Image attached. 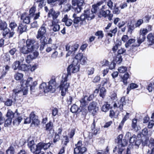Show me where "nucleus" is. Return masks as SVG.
<instances>
[{
	"label": "nucleus",
	"mask_w": 154,
	"mask_h": 154,
	"mask_svg": "<svg viewBox=\"0 0 154 154\" xmlns=\"http://www.w3.org/2000/svg\"><path fill=\"white\" fill-rule=\"evenodd\" d=\"M32 78L29 77L26 80H22L20 81V84L21 86V90H14L13 92L16 94L17 93L20 92L22 93L23 95H26L28 92V87L30 85H32Z\"/></svg>",
	"instance_id": "obj_1"
},
{
	"label": "nucleus",
	"mask_w": 154,
	"mask_h": 154,
	"mask_svg": "<svg viewBox=\"0 0 154 154\" xmlns=\"http://www.w3.org/2000/svg\"><path fill=\"white\" fill-rule=\"evenodd\" d=\"M55 83L54 80L52 79L48 82V85L45 83H42L40 85L39 88L42 90V91H43L45 93L50 91H53L55 90Z\"/></svg>",
	"instance_id": "obj_2"
},
{
	"label": "nucleus",
	"mask_w": 154,
	"mask_h": 154,
	"mask_svg": "<svg viewBox=\"0 0 154 154\" xmlns=\"http://www.w3.org/2000/svg\"><path fill=\"white\" fill-rule=\"evenodd\" d=\"M79 67L78 61L77 60L73 59L72 63L67 68V73L63 74L66 75L67 78L69 75H71V73H75L78 72L79 69Z\"/></svg>",
	"instance_id": "obj_3"
},
{
	"label": "nucleus",
	"mask_w": 154,
	"mask_h": 154,
	"mask_svg": "<svg viewBox=\"0 0 154 154\" xmlns=\"http://www.w3.org/2000/svg\"><path fill=\"white\" fill-rule=\"evenodd\" d=\"M62 80L59 87L61 91V94L62 96L66 95V92L67 91L68 88L69 86V84L67 81V75L66 74H63L62 76Z\"/></svg>",
	"instance_id": "obj_4"
},
{
	"label": "nucleus",
	"mask_w": 154,
	"mask_h": 154,
	"mask_svg": "<svg viewBox=\"0 0 154 154\" xmlns=\"http://www.w3.org/2000/svg\"><path fill=\"white\" fill-rule=\"evenodd\" d=\"M47 30V25L43 23L38 30L36 35V38L40 40H47L48 38L45 36Z\"/></svg>",
	"instance_id": "obj_5"
},
{
	"label": "nucleus",
	"mask_w": 154,
	"mask_h": 154,
	"mask_svg": "<svg viewBox=\"0 0 154 154\" xmlns=\"http://www.w3.org/2000/svg\"><path fill=\"white\" fill-rule=\"evenodd\" d=\"M117 143L118 144V146L115 147L113 150V152H115L117 151L118 154H122L124 149V147L127 144V141L125 140H121L120 139L119 140Z\"/></svg>",
	"instance_id": "obj_6"
},
{
	"label": "nucleus",
	"mask_w": 154,
	"mask_h": 154,
	"mask_svg": "<svg viewBox=\"0 0 154 154\" xmlns=\"http://www.w3.org/2000/svg\"><path fill=\"white\" fill-rule=\"evenodd\" d=\"M84 3V0H72V8L75 12L79 13L81 12Z\"/></svg>",
	"instance_id": "obj_7"
},
{
	"label": "nucleus",
	"mask_w": 154,
	"mask_h": 154,
	"mask_svg": "<svg viewBox=\"0 0 154 154\" xmlns=\"http://www.w3.org/2000/svg\"><path fill=\"white\" fill-rule=\"evenodd\" d=\"M82 141L80 140L75 144L76 147L74 149V154H83L86 151L87 149L85 147H82Z\"/></svg>",
	"instance_id": "obj_8"
},
{
	"label": "nucleus",
	"mask_w": 154,
	"mask_h": 154,
	"mask_svg": "<svg viewBox=\"0 0 154 154\" xmlns=\"http://www.w3.org/2000/svg\"><path fill=\"white\" fill-rule=\"evenodd\" d=\"M110 13V11L109 10H106L105 11L103 9H100L99 12L98 16L100 17H107L108 19L110 20L113 17V14Z\"/></svg>",
	"instance_id": "obj_9"
},
{
	"label": "nucleus",
	"mask_w": 154,
	"mask_h": 154,
	"mask_svg": "<svg viewBox=\"0 0 154 154\" xmlns=\"http://www.w3.org/2000/svg\"><path fill=\"white\" fill-rule=\"evenodd\" d=\"M36 41L34 39H28L26 41V45L33 51L38 49V43L37 45H35Z\"/></svg>",
	"instance_id": "obj_10"
},
{
	"label": "nucleus",
	"mask_w": 154,
	"mask_h": 154,
	"mask_svg": "<svg viewBox=\"0 0 154 154\" xmlns=\"http://www.w3.org/2000/svg\"><path fill=\"white\" fill-rule=\"evenodd\" d=\"M87 96L85 95L80 100V109H82L83 112L86 113L87 111L86 106L87 105Z\"/></svg>",
	"instance_id": "obj_11"
},
{
	"label": "nucleus",
	"mask_w": 154,
	"mask_h": 154,
	"mask_svg": "<svg viewBox=\"0 0 154 154\" xmlns=\"http://www.w3.org/2000/svg\"><path fill=\"white\" fill-rule=\"evenodd\" d=\"M74 59L77 60L78 62L79 60L81 64L82 65H84L87 63V58L84 56L83 54L82 53L77 54Z\"/></svg>",
	"instance_id": "obj_12"
},
{
	"label": "nucleus",
	"mask_w": 154,
	"mask_h": 154,
	"mask_svg": "<svg viewBox=\"0 0 154 154\" xmlns=\"http://www.w3.org/2000/svg\"><path fill=\"white\" fill-rule=\"evenodd\" d=\"M60 13L59 12L57 11H55L53 8L50 9L48 14V17H52L53 20H58L57 19V18L60 15Z\"/></svg>",
	"instance_id": "obj_13"
},
{
	"label": "nucleus",
	"mask_w": 154,
	"mask_h": 154,
	"mask_svg": "<svg viewBox=\"0 0 154 154\" xmlns=\"http://www.w3.org/2000/svg\"><path fill=\"white\" fill-rule=\"evenodd\" d=\"M141 141L138 137H136V135H134V137L131 138L130 143L132 145H135L138 147L141 143Z\"/></svg>",
	"instance_id": "obj_14"
},
{
	"label": "nucleus",
	"mask_w": 154,
	"mask_h": 154,
	"mask_svg": "<svg viewBox=\"0 0 154 154\" xmlns=\"http://www.w3.org/2000/svg\"><path fill=\"white\" fill-rule=\"evenodd\" d=\"M88 110L91 112L93 110V114H95L98 110V107L96 106V103L95 102H92L90 103L88 107Z\"/></svg>",
	"instance_id": "obj_15"
},
{
	"label": "nucleus",
	"mask_w": 154,
	"mask_h": 154,
	"mask_svg": "<svg viewBox=\"0 0 154 154\" xmlns=\"http://www.w3.org/2000/svg\"><path fill=\"white\" fill-rule=\"evenodd\" d=\"M59 22V20H52L51 27L53 30L55 32L58 31L60 29V26L58 24Z\"/></svg>",
	"instance_id": "obj_16"
},
{
	"label": "nucleus",
	"mask_w": 154,
	"mask_h": 154,
	"mask_svg": "<svg viewBox=\"0 0 154 154\" xmlns=\"http://www.w3.org/2000/svg\"><path fill=\"white\" fill-rule=\"evenodd\" d=\"M29 117L31 120L32 123L35 125H38L39 123L38 116L35 114L34 112H32L30 113Z\"/></svg>",
	"instance_id": "obj_17"
},
{
	"label": "nucleus",
	"mask_w": 154,
	"mask_h": 154,
	"mask_svg": "<svg viewBox=\"0 0 154 154\" xmlns=\"http://www.w3.org/2000/svg\"><path fill=\"white\" fill-rule=\"evenodd\" d=\"M51 145V144L49 143H38V148L39 149L40 151L42 149L44 150H46L48 149L50 147Z\"/></svg>",
	"instance_id": "obj_18"
},
{
	"label": "nucleus",
	"mask_w": 154,
	"mask_h": 154,
	"mask_svg": "<svg viewBox=\"0 0 154 154\" xmlns=\"http://www.w3.org/2000/svg\"><path fill=\"white\" fill-rule=\"evenodd\" d=\"M84 12L85 13V15L87 17V19L88 20H91L94 18L96 14L91 11L87 10H85Z\"/></svg>",
	"instance_id": "obj_19"
},
{
	"label": "nucleus",
	"mask_w": 154,
	"mask_h": 154,
	"mask_svg": "<svg viewBox=\"0 0 154 154\" xmlns=\"http://www.w3.org/2000/svg\"><path fill=\"white\" fill-rule=\"evenodd\" d=\"M62 21L64 22L66 25L68 26H70L73 23L72 20L70 19H69L67 14L64 15Z\"/></svg>",
	"instance_id": "obj_20"
},
{
	"label": "nucleus",
	"mask_w": 154,
	"mask_h": 154,
	"mask_svg": "<svg viewBox=\"0 0 154 154\" xmlns=\"http://www.w3.org/2000/svg\"><path fill=\"white\" fill-rule=\"evenodd\" d=\"M27 27V26L26 25L23 24L22 23H19L18 27V31L20 34H21L24 32L26 31Z\"/></svg>",
	"instance_id": "obj_21"
},
{
	"label": "nucleus",
	"mask_w": 154,
	"mask_h": 154,
	"mask_svg": "<svg viewBox=\"0 0 154 154\" xmlns=\"http://www.w3.org/2000/svg\"><path fill=\"white\" fill-rule=\"evenodd\" d=\"M70 111L73 113H79L81 112H83L82 109H80V106L79 107L76 105L73 104L70 108Z\"/></svg>",
	"instance_id": "obj_22"
},
{
	"label": "nucleus",
	"mask_w": 154,
	"mask_h": 154,
	"mask_svg": "<svg viewBox=\"0 0 154 154\" xmlns=\"http://www.w3.org/2000/svg\"><path fill=\"white\" fill-rule=\"evenodd\" d=\"M72 17L73 18L72 20L73 25L75 27H76L78 26L77 24L80 21V17L77 16V14L75 13H74L73 14Z\"/></svg>",
	"instance_id": "obj_23"
},
{
	"label": "nucleus",
	"mask_w": 154,
	"mask_h": 154,
	"mask_svg": "<svg viewBox=\"0 0 154 154\" xmlns=\"http://www.w3.org/2000/svg\"><path fill=\"white\" fill-rule=\"evenodd\" d=\"M20 51L21 53L23 54H28L32 52V51L26 45L21 48Z\"/></svg>",
	"instance_id": "obj_24"
},
{
	"label": "nucleus",
	"mask_w": 154,
	"mask_h": 154,
	"mask_svg": "<svg viewBox=\"0 0 154 154\" xmlns=\"http://www.w3.org/2000/svg\"><path fill=\"white\" fill-rule=\"evenodd\" d=\"M134 135H133V136H131V133L129 132H127L125 136V139H123V140L122 139V134H120L118 136V140H126V141H127V142L128 143V141L127 140H129V142L130 143V140L131 139V138L132 137H134Z\"/></svg>",
	"instance_id": "obj_25"
},
{
	"label": "nucleus",
	"mask_w": 154,
	"mask_h": 154,
	"mask_svg": "<svg viewBox=\"0 0 154 154\" xmlns=\"http://www.w3.org/2000/svg\"><path fill=\"white\" fill-rule=\"evenodd\" d=\"M126 103L125 100V97H121L118 103L119 107L121 111H122L123 109V106L125 105Z\"/></svg>",
	"instance_id": "obj_26"
},
{
	"label": "nucleus",
	"mask_w": 154,
	"mask_h": 154,
	"mask_svg": "<svg viewBox=\"0 0 154 154\" xmlns=\"http://www.w3.org/2000/svg\"><path fill=\"white\" fill-rule=\"evenodd\" d=\"M147 41L150 45H152L154 43V33H150L147 36Z\"/></svg>",
	"instance_id": "obj_27"
},
{
	"label": "nucleus",
	"mask_w": 154,
	"mask_h": 154,
	"mask_svg": "<svg viewBox=\"0 0 154 154\" xmlns=\"http://www.w3.org/2000/svg\"><path fill=\"white\" fill-rule=\"evenodd\" d=\"M79 47V45L77 44H75L74 45L71 46L70 49L69 51H68V53L66 54V56H69L73 52H75L76 51Z\"/></svg>",
	"instance_id": "obj_28"
},
{
	"label": "nucleus",
	"mask_w": 154,
	"mask_h": 154,
	"mask_svg": "<svg viewBox=\"0 0 154 154\" xmlns=\"http://www.w3.org/2000/svg\"><path fill=\"white\" fill-rule=\"evenodd\" d=\"M111 108V107L110 106V105L108 104V102H106L101 107V109L102 111L106 112Z\"/></svg>",
	"instance_id": "obj_29"
},
{
	"label": "nucleus",
	"mask_w": 154,
	"mask_h": 154,
	"mask_svg": "<svg viewBox=\"0 0 154 154\" xmlns=\"http://www.w3.org/2000/svg\"><path fill=\"white\" fill-rule=\"evenodd\" d=\"M53 124L51 121H50L46 125L45 130L47 131H49L50 132L53 130Z\"/></svg>",
	"instance_id": "obj_30"
},
{
	"label": "nucleus",
	"mask_w": 154,
	"mask_h": 154,
	"mask_svg": "<svg viewBox=\"0 0 154 154\" xmlns=\"http://www.w3.org/2000/svg\"><path fill=\"white\" fill-rule=\"evenodd\" d=\"M137 122V119H132L131 124L132 128L135 131L138 130Z\"/></svg>",
	"instance_id": "obj_31"
},
{
	"label": "nucleus",
	"mask_w": 154,
	"mask_h": 154,
	"mask_svg": "<svg viewBox=\"0 0 154 154\" xmlns=\"http://www.w3.org/2000/svg\"><path fill=\"white\" fill-rule=\"evenodd\" d=\"M138 87V85L136 84L131 83L129 85V86L127 88V94H128L130 91L132 89H134Z\"/></svg>",
	"instance_id": "obj_32"
},
{
	"label": "nucleus",
	"mask_w": 154,
	"mask_h": 154,
	"mask_svg": "<svg viewBox=\"0 0 154 154\" xmlns=\"http://www.w3.org/2000/svg\"><path fill=\"white\" fill-rule=\"evenodd\" d=\"M20 64V62L19 61L17 60L15 61L12 65V68L14 70H16L18 69L19 70Z\"/></svg>",
	"instance_id": "obj_33"
},
{
	"label": "nucleus",
	"mask_w": 154,
	"mask_h": 154,
	"mask_svg": "<svg viewBox=\"0 0 154 154\" xmlns=\"http://www.w3.org/2000/svg\"><path fill=\"white\" fill-rule=\"evenodd\" d=\"M29 148L31 152L33 153L36 152V154H37V152L40 151L39 149L38 148V144L37 145H34L33 146H32Z\"/></svg>",
	"instance_id": "obj_34"
},
{
	"label": "nucleus",
	"mask_w": 154,
	"mask_h": 154,
	"mask_svg": "<svg viewBox=\"0 0 154 154\" xmlns=\"http://www.w3.org/2000/svg\"><path fill=\"white\" fill-rule=\"evenodd\" d=\"M109 83L110 81L109 78V77H107L103 79L101 82V85H102L103 86H104L107 84L109 85Z\"/></svg>",
	"instance_id": "obj_35"
},
{
	"label": "nucleus",
	"mask_w": 154,
	"mask_h": 154,
	"mask_svg": "<svg viewBox=\"0 0 154 154\" xmlns=\"http://www.w3.org/2000/svg\"><path fill=\"white\" fill-rule=\"evenodd\" d=\"M106 94V91L105 88L102 87L100 89L99 95L102 99H104Z\"/></svg>",
	"instance_id": "obj_36"
},
{
	"label": "nucleus",
	"mask_w": 154,
	"mask_h": 154,
	"mask_svg": "<svg viewBox=\"0 0 154 154\" xmlns=\"http://www.w3.org/2000/svg\"><path fill=\"white\" fill-rule=\"evenodd\" d=\"M41 45L40 46V50L41 51H42L45 45L47 44V40H40Z\"/></svg>",
	"instance_id": "obj_37"
},
{
	"label": "nucleus",
	"mask_w": 154,
	"mask_h": 154,
	"mask_svg": "<svg viewBox=\"0 0 154 154\" xmlns=\"http://www.w3.org/2000/svg\"><path fill=\"white\" fill-rule=\"evenodd\" d=\"M15 114L14 113L11 109L8 110L6 115V117L8 118H11L12 119L14 117Z\"/></svg>",
	"instance_id": "obj_38"
},
{
	"label": "nucleus",
	"mask_w": 154,
	"mask_h": 154,
	"mask_svg": "<svg viewBox=\"0 0 154 154\" xmlns=\"http://www.w3.org/2000/svg\"><path fill=\"white\" fill-rule=\"evenodd\" d=\"M57 1H58V3L59 5H61L65 3V0H48V3H54Z\"/></svg>",
	"instance_id": "obj_39"
},
{
	"label": "nucleus",
	"mask_w": 154,
	"mask_h": 154,
	"mask_svg": "<svg viewBox=\"0 0 154 154\" xmlns=\"http://www.w3.org/2000/svg\"><path fill=\"white\" fill-rule=\"evenodd\" d=\"M146 38V36L139 34V37L137 38V42L139 44L138 46L143 42Z\"/></svg>",
	"instance_id": "obj_40"
},
{
	"label": "nucleus",
	"mask_w": 154,
	"mask_h": 154,
	"mask_svg": "<svg viewBox=\"0 0 154 154\" xmlns=\"http://www.w3.org/2000/svg\"><path fill=\"white\" fill-rule=\"evenodd\" d=\"M122 61V56L120 54H117L113 61L116 63L120 64Z\"/></svg>",
	"instance_id": "obj_41"
},
{
	"label": "nucleus",
	"mask_w": 154,
	"mask_h": 154,
	"mask_svg": "<svg viewBox=\"0 0 154 154\" xmlns=\"http://www.w3.org/2000/svg\"><path fill=\"white\" fill-rule=\"evenodd\" d=\"M22 120V118L20 117H16V118L13 121V124L14 125H18Z\"/></svg>",
	"instance_id": "obj_42"
},
{
	"label": "nucleus",
	"mask_w": 154,
	"mask_h": 154,
	"mask_svg": "<svg viewBox=\"0 0 154 154\" xmlns=\"http://www.w3.org/2000/svg\"><path fill=\"white\" fill-rule=\"evenodd\" d=\"M129 77V75L128 73H126L123 75L122 78V80L124 84V85H126L127 83V80Z\"/></svg>",
	"instance_id": "obj_43"
},
{
	"label": "nucleus",
	"mask_w": 154,
	"mask_h": 154,
	"mask_svg": "<svg viewBox=\"0 0 154 154\" xmlns=\"http://www.w3.org/2000/svg\"><path fill=\"white\" fill-rule=\"evenodd\" d=\"M14 147L11 146L6 151L7 154H14Z\"/></svg>",
	"instance_id": "obj_44"
},
{
	"label": "nucleus",
	"mask_w": 154,
	"mask_h": 154,
	"mask_svg": "<svg viewBox=\"0 0 154 154\" xmlns=\"http://www.w3.org/2000/svg\"><path fill=\"white\" fill-rule=\"evenodd\" d=\"M29 66L25 64H22L20 65L19 70L23 71H27L29 70Z\"/></svg>",
	"instance_id": "obj_45"
},
{
	"label": "nucleus",
	"mask_w": 154,
	"mask_h": 154,
	"mask_svg": "<svg viewBox=\"0 0 154 154\" xmlns=\"http://www.w3.org/2000/svg\"><path fill=\"white\" fill-rule=\"evenodd\" d=\"M69 141V139L67 136H64L62 139V143L63 144V146L64 145L66 146L67 145V143Z\"/></svg>",
	"instance_id": "obj_46"
},
{
	"label": "nucleus",
	"mask_w": 154,
	"mask_h": 154,
	"mask_svg": "<svg viewBox=\"0 0 154 154\" xmlns=\"http://www.w3.org/2000/svg\"><path fill=\"white\" fill-rule=\"evenodd\" d=\"M109 149L107 147L104 150H98L97 151V154H108Z\"/></svg>",
	"instance_id": "obj_47"
},
{
	"label": "nucleus",
	"mask_w": 154,
	"mask_h": 154,
	"mask_svg": "<svg viewBox=\"0 0 154 154\" xmlns=\"http://www.w3.org/2000/svg\"><path fill=\"white\" fill-rule=\"evenodd\" d=\"M14 78L16 80H21L23 77V75L22 73H17L14 76Z\"/></svg>",
	"instance_id": "obj_48"
},
{
	"label": "nucleus",
	"mask_w": 154,
	"mask_h": 154,
	"mask_svg": "<svg viewBox=\"0 0 154 154\" xmlns=\"http://www.w3.org/2000/svg\"><path fill=\"white\" fill-rule=\"evenodd\" d=\"M21 20H23V23L26 24H28L30 22V19L29 17H26L24 18L23 16H21Z\"/></svg>",
	"instance_id": "obj_49"
},
{
	"label": "nucleus",
	"mask_w": 154,
	"mask_h": 154,
	"mask_svg": "<svg viewBox=\"0 0 154 154\" xmlns=\"http://www.w3.org/2000/svg\"><path fill=\"white\" fill-rule=\"evenodd\" d=\"M116 113L112 109L110 110L109 114V116L110 117L112 118H116L119 114V113Z\"/></svg>",
	"instance_id": "obj_50"
},
{
	"label": "nucleus",
	"mask_w": 154,
	"mask_h": 154,
	"mask_svg": "<svg viewBox=\"0 0 154 154\" xmlns=\"http://www.w3.org/2000/svg\"><path fill=\"white\" fill-rule=\"evenodd\" d=\"M95 122L94 119L93 122L91 126V129L92 131H93L94 134H96L97 132V130H95Z\"/></svg>",
	"instance_id": "obj_51"
},
{
	"label": "nucleus",
	"mask_w": 154,
	"mask_h": 154,
	"mask_svg": "<svg viewBox=\"0 0 154 154\" xmlns=\"http://www.w3.org/2000/svg\"><path fill=\"white\" fill-rule=\"evenodd\" d=\"M148 32L147 29L146 28L141 29L139 31V34L146 36V34Z\"/></svg>",
	"instance_id": "obj_52"
},
{
	"label": "nucleus",
	"mask_w": 154,
	"mask_h": 154,
	"mask_svg": "<svg viewBox=\"0 0 154 154\" xmlns=\"http://www.w3.org/2000/svg\"><path fill=\"white\" fill-rule=\"evenodd\" d=\"M7 25L6 22L0 20V28L1 29H3L7 27Z\"/></svg>",
	"instance_id": "obj_53"
},
{
	"label": "nucleus",
	"mask_w": 154,
	"mask_h": 154,
	"mask_svg": "<svg viewBox=\"0 0 154 154\" xmlns=\"http://www.w3.org/2000/svg\"><path fill=\"white\" fill-rule=\"evenodd\" d=\"M34 59V57L33 56V54H29L28 55L26 59V62L27 63H29L30 62V60H32L33 59Z\"/></svg>",
	"instance_id": "obj_54"
},
{
	"label": "nucleus",
	"mask_w": 154,
	"mask_h": 154,
	"mask_svg": "<svg viewBox=\"0 0 154 154\" xmlns=\"http://www.w3.org/2000/svg\"><path fill=\"white\" fill-rule=\"evenodd\" d=\"M17 26V24L14 21H12L10 23L9 27L11 28V30H14Z\"/></svg>",
	"instance_id": "obj_55"
},
{
	"label": "nucleus",
	"mask_w": 154,
	"mask_h": 154,
	"mask_svg": "<svg viewBox=\"0 0 154 154\" xmlns=\"http://www.w3.org/2000/svg\"><path fill=\"white\" fill-rule=\"evenodd\" d=\"M127 68L126 67L122 66L119 67L118 70L120 72L123 73L125 72L127 70Z\"/></svg>",
	"instance_id": "obj_56"
},
{
	"label": "nucleus",
	"mask_w": 154,
	"mask_h": 154,
	"mask_svg": "<svg viewBox=\"0 0 154 154\" xmlns=\"http://www.w3.org/2000/svg\"><path fill=\"white\" fill-rule=\"evenodd\" d=\"M135 41V40L134 39H130L125 44V45L126 48H128L129 45L131 43H133Z\"/></svg>",
	"instance_id": "obj_57"
},
{
	"label": "nucleus",
	"mask_w": 154,
	"mask_h": 154,
	"mask_svg": "<svg viewBox=\"0 0 154 154\" xmlns=\"http://www.w3.org/2000/svg\"><path fill=\"white\" fill-rule=\"evenodd\" d=\"M12 119L11 118H8L5 121V123L4 124V126L5 127H7L8 126L10 125L12 122Z\"/></svg>",
	"instance_id": "obj_58"
},
{
	"label": "nucleus",
	"mask_w": 154,
	"mask_h": 154,
	"mask_svg": "<svg viewBox=\"0 0 154 154\" xmlns=\"http://www.w3.org/2000/svg\"><path fill=\"white\" fill-rule=\"evenodd\" d=\"M95 35L98 36L99 38H102L103 37V34L102 31H98L96 32Z\"/></svg>",
	"instance_id": "obj_59"
},
{
	"label": "nucleus",
	"mask_w": 154,
	"mask_h": 154,
	"mask_svg": "<svg viewBox=\"0 0 154 154\" xmlns=\"http://www.w3.org/2000/svg\"><path fill=\"white\" fill-rule=\"evenodd\" d=\"M35 1L37 3H39L38 5L40 8H42L44 5L45 0H35Z\"/></svg>",
	"instance_id": "obj_60"
},
{
	"label": "nucleus",
	"mask_w": 154,
	"mask_h": 154,
	"mask_svg": "<svg viewBox=\"0 0 154 154\" xmlns=\"http://www.w3.org/2000/svg\"><path fill=\"white\" fill-rule=\"evenodd\" d=\"M100 63L102 65V66H107L109 65V62L108 60L104 59L100 62Z\"/></svg>",
	"instance_id": "obj_61"
},
{
	"label": "nucleus",
	"mask_w": 154,
	"mask_h": 154,
	"mask_svg": "<svg viewBox=\"0 0 154 154\" xmlns=\"http://www.w3.org/2000/svg\"><path fill=\"white\" fill-rule=\"evenodd\" d=\"M13 103V101L10 99H8L5 102V104L7 106H11Z\"/></svg>",
	"instance_id": "obj_62"
},
{
	"label": "nucleus",
	"mask_w": 154,
	"mask_h": 154,
	"mask_svg": "<svg viewBox=\"0 0 154 154\" xmlns=\"http://www.w3.org/2000/svg\"><path fill=\"white\" fill-rule=\"evenodd\" d=\"M35 8L33 7L31 8L29 10V15L31 17H32L35 15Z\"/></svg>",
	"instance_id": "obj_63"
},
{
	"label": "nucleus",
	"mask_w": 154,
	"mask_h": 154,
	"mask_svg": "<svg viewBox=\"0 0 154 154\" xmlns=\"http://www.w3.org/2000/svg\"><path fill=\"white\" fill-rule=\"evenodd\" d=\"M143 23V20L142 19H140L137 20L136 23L135 24V26L136 27H139L141 24Z\"/></svg>",
	"instance_id": "obj_64"
}]
</instances>
